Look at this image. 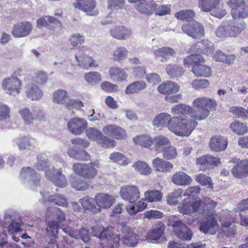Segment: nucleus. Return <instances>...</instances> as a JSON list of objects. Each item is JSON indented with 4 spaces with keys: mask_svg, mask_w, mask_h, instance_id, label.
Segmentation results:
<instances>
[{
    "mask_svg": "<svg viewBox=\"0 0 248 248\" xmlns=\"http://www.w3.org/2000/svg\"><path fill=\"white\" fill-rule=\"evenodd\" d=\"M105 135L116 139H122L126 137L125 131L120 126L115 124H108L103 128Z\"/></svg>",
    "mask_w": 248,
    "mask_h": 248,
    "instance_id": "21",
    "label": "nucleus"
},
{
    "mask_svg": "<svg viewBox=\"0 0 248 248\" xmlns=\"http://www.w3.org/2000/svg\"><path fill=\"white\" fill-rule=\"evenodd\" d=\"M236 58L234 54L226 55L221 51H217L214 55V59L217 61L221 62L228 64H232Z\"/></svg>",
    "mask_w": 248,
    "mask_h": 248,
    "instance_id": "49",
    "label": "nucleus"
},
{
    "mask_svg": "<svg viewBox=\"0 0 248 248\" xmlns=\"http://www.w3.org/2000/svg\"><path fill=\"white\" fill-rule=\"evenodd\" d=\"M61 25V22L59 19L49 16H45L36 21V27L39 29L45 27L50 30H54L57 27Z\"/></svg>",
    "mask_w": 248,
    "mask_h": 248,
    "instance_id": "17",
    "label": "nucleus"
},
{
    "mask_svg": "<svg viewBox=\"0 0 248 248\" xmlns=\"http://www.w3.org/2000/svg\"><path fill=\"white\" fill-rule=\"evenodd\" d=\"M166 70L168 75L171 78L181 77L185 71L183 67L172 64L167 65Z\"/></svg>",
    "mask_w": 248,
    "mask_h": 248,
    "instance_id": "46",
    "label": "nucleus"
},
{
    "mask_svg": "<svg viewBox=\"0 0 248 248\" xmlns=\"http://www.w3.org/2000/svg\"><path fill=\"white\" fill-rule=\"evenodd\" d=\"M33 139L26 137L19 138L16 140V143L19 150H29L33 145Z\"/></svg>",
    "mask_w": 248,
    "mask_h": 248,
    "instance_id": "52",
    "label": "nucleus"
},
{
    "mask_svg": "<svg viewBox=\"0 0 248 248\" xmlns=\"http://www.w3.org/2000/svg\"><path fill=\"white\" fill-rule=\"evenodd\" d=\"M146 87V84L143 81H138L133 82L129 84L125 90L126 94L133 93L143 90Z\"/></svg>",
    "mask_w": 248,
    "mask_h": 248,
    "instance_id": "48",
    "label": "nucleus"
},
{
    "mask_svg": "<svg viewBox=\"0 0 248 248\" xmlns=\"http://www.w3.org/2000/svg\"><path fill=\"white\" fill-rule=\"evenodd\" d=\"M102 134L101 131L93 127H89L86 131V135L88 138L92 141H97V143L102 137Z\"/></svg>",
    "mask_w": 248,
    "mask_h": 248,
    "instance_id": "60",
    "label": "nucleus"
},
{
    "mask_svg": "<svg viewBox=\"0 0 248 248\" xmlns=\"http://www.w3.org/2000/svg\"><path fill=\"white\" fill-rule=\"evenodd\" d=\"M69 156L77 160H88L90 159V155L84 150L77 151L75 148H71L68 150Z\"/></svg>",
    "mask_w": 248,
    "mask_h": 248,
    "instance_id": "50",
    "label": "nucleus"
},
{
    "mask_svg": "<svg viewBox=\"0 0 248 248\" xmlns=\"http://www.w3.org/2000/svg\"><path fill=\"white\" fill-rule=\"evenodd\" d=\"M20 178L25 183H27L32 190H36L37 187L39 186L40 176L31 168H23L20 172Z\"/></svg>",
    "mask_w": 248,
    "mask_h": 248,
    "instance_id": "4",
    "label": "nucleus"
},
{
    "mask_svg": "<svg viewBox=\"0 0 248 248\" xmlns=\"http://www.w3.org/2000/svg\"><path fill=\"white\" fill-rule=\"evenodd\" d=\"M171 118L169 114L166 112L161 113L155 117L153 124L158 127L166 126L168 127V123Z\"/></svg>",
    "mask_w": 248,
    "mask_h": 248,
    "instance_id": "45",
    "label": "nucleus"
},
{
    "mask_svg": "<svg viewBox=\"0 0 248 248\" xmlns=\"http://www.w3.org/2000/svg\"><path fill=\"white\" fill-rule=\"evenodd\" d=\"M71 185L73 188L77 190L84 191L87 190L91 186L90 182H87L79 178H73L71 181Z\"/></svg>",
    "mask_w": 248,
    "mask_h": 248,
    "instance_id": "42",
    "label": "nucleus"
},
{
    "mask_svg": "<svg viewBox=\"0 0 248 248\" xmlns=\"http://www.w3.org/2000/svg\"><path fill=\"white\" fill-rule=\"evenodd\" d=\"M121 230L120 242L122 245L126 247H135L138 244V235L133 232L129 226L126 225H122Z\"/></svg>",
    "mask_w": 248,
    "mask_h": 248,
    "instance_id": "6",
    "label": "nucleus"
},
{
    "mask_svg": "<svg viewBox=\"0 0 248 248\" xmlns=\"http://www.w3.org/2000/svg\"><path fill=\"white\" fill-rule=\"evenodd\" d=\"M32 30V26L29 22L25 21L15 25L12 33L15 37H24L29 35Z\"/></svg>",
    "mask_w": 248,
    "mask_h": 248,
    "instance_id": "19",
    "label": "nucleus"
},
{
    "mask_svg": "<svg viewBox=\"0 0 248 248\" xmlns=\"http://www.w3.org/2000/svg\"><path fill=\"white\" fill-rule=\"evenodd\" d=\"M227 144V140L225 138L220 136H215L211 139L209 147L212 151L220 152L225 150Z\"/></svg>",
    "mask_w": 248,
    "mask_h": 248,
    "instance_id": "27",
    "label": "nucleus"
},
{
    "mask_svg": "<svg viewBox=\"0 0 248 248\" xmlns=\"http://www.w3.org/2000/svg\"><path fill=\"white\" fill-rule=\"evenodd\" d=\"M25 93L27 96L31 100L37 101L43 96V92L36 84L28 83L25 87Z\"/></svg>",
    "mask_w": 248,
    "mask_h": 248,
    "instance_id": "25",
    "label": "nucleus"
},
{
    "mask_svg": "<svg viewBox=\"0 0 248 248\" xmlns=\"http://www.w3.org/2000/svg\"><path fill=\"white\" fill-rule=\"evenodd\" d=\"M95 199L96 201L99 213L101 212L102 209L109 208L115 201L113 195L103 193L97 194L95 196Z\"/></svg>",
    "mask_w": 248,
    "mask_h": 248,
    "instance_id": "15",
    "label": "nucleus"
},
{
    "mask_svg": "<svg viewBox=\"0 0 248 248\" xmlns=\"http://www.w3.org/2000/svg\"><path fill=\"white\" fill-rule=\"evenodd\" d=\"M155 144V150L158 152H163L166 146L170 144V140L165 136L160 135L154 138L153 140Z\"/></svg>",
    "mask_w": 248,
    "mask_h": 248,
    "instance_id": "39",
    "label": "nucleus"
},
{
    "mask_svg": "<svg viewBox=\"0 0 248 248\" xmlns=\"http://www.w3.org/2000/svg\"><path fill=\"white\" fill-rule=\"evenodd\" d=\"M220 0H199V7L202 11L207 12L215 8Z\"/></svg>",
    "mask_w": 248,
    "mask_h": 248,
    "instance_id": "47",
    "label": "nucleus"
},
{
    "mask_svg": "<svg viewBox=\"0 0 248 248\" xmlns=\"http://www.w3.org/2000/svg\"><path fill=\"white\" fill-rule=\"evenodd\" d=\"M76 2L74 3V6L76 8L83 11L90 16H96L98 12L95 9L96 4L95 0H76Z\"/></svg>",
    "mask_w": 248,
    "mask_h": 248,
    "instance_id": "14",
    "label": "nucleus"
},
{
    "mask_svg": "<svg viewBox=\"0 0 248 248\" xmlns=\"http://www.w3.org/2000/svg\"><path fill=\"white\" fill-rule=\"evenodd\" d=\"M127 55L128 50L125 47H118L113 51L112 59L116 62H122L127 57Z\"/></svg>",
    "mask_w": 248,
    "mask_h": 248,
    "instance_id": "55",
    "label": "nucleus"
},
{
    "mask_svg": "<svg viewBox=\"0 0 248 248\" xmlns=\"http://www.w3.org/2000/svg\"><path fill=\"white\" fill-rule=\"evenodd\" d=\"M134 143L145 147H149L153 143L151 136L147 135H143L136 136L133 139Z\"/></svg>",
    "mask_w": 248,
    "mask_h": 248,
    "instance_id": "51",
    "label": "nucleus"
},
{
    "mask_svg": "<svg viewBox=\"0 0 248 248\" xmlns=\"http://www.w3.org/2000/svg\"><path fill=\"white\" fill-rule=\"evenodd\" d=\"M110 36L118 40H124L130 36L131 31L124 26L117 25L112 27L109 31Z\"/></svg>",
    "mask_w": 248,
    "mask_h": 248,
    "instance_id": "20",
    "label": "nucleus"
},
{
    "mask_svg": "<svg viewBox=\"0 0 248 248\" xmlns=\"http://www.w3.org/2000/svg\"><path fill=\"white\" fill-rule=\"evenodd\" d=\"M180 90V87L177 83L171 81H167L161 85L158 88V91L167 96L170 93H176Z\"/></svg>",
    "mask_w": 248,
    "mask_h": 248,
    "instance_id": "29",
    "label": "nucleus"
},
{
    "mask_svg": "<svg viewBox=\"0 0 248 248\" xmlns=\"http://www.w3.org/2000/svg\"><path fill=\"white\" fill-rule=\"evenodd\" d=\"M235 164L232 169V173L237 178H245L248 176V160H240L233 158L230 161Z\"/></svg>",
    "mask_w": 248,
    "mask_h": 248,
    "instance_id": "10",
    "label": "nucleus"
},
{
    "mask_svg": "<svg viewBox=\"0 0 248 248\" xmlns=\"http://www.w3.org/2000/svg\"><path fill=\"white\" fill-rule=\"evenodd\" d=\"M230 127L234 133L239 135H243L248 131V127L245 124L236 121L231 123Z\"/></svg>",
    "mask_w": 248,
    "mask_h": 248,
    "instance_id": "53",
    "label": "nucleus"
},
{
    "mask_svg": "<svg viewBox=\"0 0 248 248\" xmlns=\"http://www.w3.org/2000/svg\"><path fill=\"white\" fill-rule=\"evenodd\" d=\"M195 13L193 10H182L175 13V17L180 20L190 21L195 17Z\"/></svg>",
    "mask_w": 248,
    "mask_h": 248,
    "instance_id": "57",
    "label": "nucleus"
},
{
    "mask_svg": "<svg viewBox=\"0 0 248 248\" xmlns=\"http://www.w3.org/2000/svg\"><path fill=\"white\" fill-rule=\"evenodd\" d=\"M177 237L181 240L187 241L191 239L192 231L180 220L174 221L172 224Z\"/></svg>",
    "mask_w": 248,
    "mask_h": 248,
    "instance_id": "16",
    "label": "nucleus"
},
{
    "mask_svg": "<svg viewBox=\"0 0 248 248\" xmlns=\"http://www.w3.org/2000/svg\"><path fill=\"white\" fill-rule=\"evenodd\" d=\"M109 76L115 81H123L126 80L127 75L124 70L118 67H112L109 69Z\"/></svg>",
    "mask_w": 248,
    "mask_h": 248,
    "instance_id": "38",
    "label": "nucleus"
},
{
    "mask_svg": "<svg viewBox=\"0 0 248 248\" xmlns=\"http://www.w3.org/2000/svg\"><path fill=\"white\" fill-rule=\"evenodd\" d=\"M183 31L188 36L198 39L204 36V29L202 25L197 21L189 22L182 27Z\"/></svg>",
    "mask_w": 248,
    "mask_h": 248,
    "instance_id": "5",
    "label": "nucleus"
},
{
    "mask_svg": "<svg viewBox=\"0 0 248 248\" xmlns=\"http://www.w3.org/2000/svg\"><path fill=\"white\" fill-rule=\"evenodd\" d=\"M217 224L212 213H209L201 223L200 230L205 234H213L216 233Z\"/></svg>",
    "mask_w": 248,
    "mask_h": 248,
    "instance_id": "13",
    "label": "nucleus"
},
{
    "mask_svg": "<svg viewBox=\"0 0 248 248\" xmlns=\"http://www.w3.org/2000/svg\"><path fill=\"white\" fill-rule=\"evenodd\" d=\"M171 112L174 114L185 115L187 114L194 119V110L191 107L184 104H179L173 106L171 108Z\"/></svg>",
    "mask_w": 248,
    "mask_h": 248,
    "instance_id": "36",
    "label": "nucleus"
},
{
    "mask_svg": "<svg viewBox=\"0 0 248 248\" xmlns=\"http://www.w3.org/2000/svg\"><path fill=\"white\" fill-rule=\"evenodd\" d=\"M99 167L98 163L95 162L89 164L77 163L73 164V170L75 173L90 180L97 175V169Z\"/></svg>",
    "mask_w": 248,
    "mask_h": 248,
    "instance_id": "3",
    "label": "nucleus"
},
{
    "mask_svg": "<svg viewBox=\"0 0 248 248\" xmlns=\"http://www.w3.org/2000/svg\"><path fill=\"white\" fill-rule=\"evenodd\" d=\"M21 85V81L14 74L5 78L2 82V88L6 93L14 95L19 93Z\"/></svg>",
    "mask_w": 248,
    "mask_h": 248,
    "instance_id": "8",
    "label": "nucleus"
},
{
    "mask_svg": "<svg viewBox=\"0 0 248 248\" xmlns=\"http://www.w3.org/2000/svg\"><path fill=\"white\" fill-rule=\"evenodd\" d=\"M200 203L198 202H188L186 200L180 203L178 207V211L183 214H189L199 211Z\"/></svg>",
    "mask_w": 248,
    "mask_h": 248,
    "instance_id": "31",
    "label": "nucleus"
},
{
    "mask_svg": "<svg viewBox=\"0 0 248 248\" xmlns=\"http://www.w3.org/2000/svg\"><path fill=\"white\" fill-rule=\"evenodd\" d=\"M120 238L115 233L112 228H108L100 243L102 248H117L120 246Z\"/></svg>",
    "mask_w": 248,
    "mask_h": 248,
    "instance_id": "9",
    "label": "nucleus"
},
{
    "mask_svg": "<svg viewBox=\"0 0 248 248\" xmlns=\"http://www.w3.org/2000/svg\"><path fill=\"white\" fill-rule=\"evenodd\" d=\"M65 233L75 239H80L85 243L89 242L90 240L89 231L85 228H82L79 232L75 231L70 228H66L62 229Z\"/></svg>",
    "mask_w": 248,
    "mask_h": 248,
    "instance_id": "30",
    "label": "nucleus"
},
{
    "mask_svg": "<svg viewBox=\"0 0 248 248\" xmlns=\"http://www.w3.org/2000/svg\"><path fill=\"white\" fill-rule=\"evenodd\" d=\"M120 195L122 198L131 203L135 202L140 197L138 187L134 185H126L121 187Z\"/></svg>",
    "mask_w": 248,
    "mask_h": 248,
    "instance_id": "11",
    "label": "nucleus"
},
{
    "mask_svg": "<svg viewBox=\"0 0 248 248\" xmlns=\"http://www.w3.org/2000/svg\"><path fill=\"white\" fill-rule=\"evenodd\" d=\"M201 50L207 54H211L214 49L213 43L207 39H203L197 43Z\"/></svg>",
    "mask_w": 248,
    "mask_h": 248,
    "instance_id": "61",
    "label": "nucleus"
},
{
    "mask_svg": "<svg viewBox=\"0 0 248 248\" xmlns=\"http://www.w3.org/2000/svg\"><path fill=\"white\" fill-rule=\"evenodd\" d=\"M75 59L78 62L77 66L82 69H88L90 67H97L98 66V64L92 57L85 54L76 55Z\"/></svg>",
    "mask_w": 248,
    "mask_h": 248,
    "instance_id": "22",
    "label": "nucleus"
},
{
    "mask_svg": "<svg viewBox=\"0 0 248 248\" xmlns=\"http://www.w3.org/2000/svg\"><path fill=\"white\" fill-rule=\"evenodd\" d=\"M144 197L149 202H157L161 200L162 194L157 190H147L144 193Z\"/></svg>",
    "mask_w": 248,
    "mask_h": 248,
    "instance_id": "54",
    "label": "nucleus"
},
{
    "mask_svg": "<svg viewBox=\"0 0 248 248\" xmlns=\"http://www.w3.org/2000/svg\"><path fill=\"white\" fill-rule=\"evenodd\" d=\"M79 202L82 205L83 209L89 210L94 214L99 213L96 201L94 198L89 197H85L79 200Z\"/></svg>",
    "mask_w": 248,
    "mask_h": 248,
    "instance_id": "35",
    "label": "nucleus"
},
{
    "mask_svg": "<svg viewBox=\"0 0 248 248\" xmlns=\"http://www.w3.org/2000/svg\"><path fill=\"white\" fill-rule=\"evenodd\" d=\"M204 62V59L199 54H191L184 59V64L186 67L199 65Z\"/></svg>",
    "mask_w": 248,
    "mask_h": 248,
    "instance_id": "44",
    "label": "nucleus"
},
{
    "mask_svg": "<svg viewBox=\"0 0 248 248\" xmlns=\"http://www.w3.org/2000/svg\"><path fill=\"white\" fill-rule=\"evenodd\" d=\"M87 126L86 120L80 118L71 119L67 124L69 131L77 135L83 133Z\"/></svg>",
    "mask_w": 248,
    "mask_h": 248,
    "instance_id": "18",
    "label": "nucleus"
},
{
    "mask_svg": "<svg viewBox=\"0 0 248 248\" xmlns=\"http://www.w3.org/2000/svg\"><path fill=\"white\" fill-rule=\"evenodd\" d=\"M136 8L141 14L150 15L155 11L156 4L151 1L143 0L136 5Z\"/></svg>",
    "mask_w": 248,
    "mask_h": 248,
    "instance_id": "33",
    "label": "nucleus"
},
{
    "mask_svg": "<svg viewBox=\"0 0 248 248\" xmlns=\"http://www.w3.org/2000/svg\"><path fill=\"white\" fill-rule=\"evenodd\" d=\"M196 121L184 117H173L168 123V128L180 137H188L197 125Z\"/></svg>",
    "mask_w": 248,
    "mask_h": 248,
    "instance_id": "1",
    "label": "nucleus"
},
{
    "mask_svg": "<svg viewBox=\"0 0 248 248\" xmlns=\"http://www.w3.org/2000/svg\"><path fill=\"white\" fill-rule=\"evenodd\" d=\"M46 217L56 219L58 222H62L65 219V215L60 208L50 206L47 208L46 212Z\"/></svg>",
    "mask_w": 248,
    "mask_h": 248,
    "instance_id": "40",
    "label": "nucleus"
},
{
    "mask_svg": "<svg viewBox=\"0 0 248 248\" xmlns=\"http://www.w3.org/2000/svg\"><path fill=\"white\" fill-rule=\"evenodd\" d=\"M40 194L42 196V201L44 203L48 201L62 207H67L68 205L67 199L62 195L56 194L49 196L47 193L42 191H40Z\"/></svg>",
    "mask_w": 248,
    "mask_h": 248,
    "instance_id": "24",
    "label": "nucleus"
},
{
    "mask_svg": "<svg viewBox=\"0 0 248 248\" xmlns=\"http://www.w3.org/2000/svg\"><path fill=\"white\" fill-rule=\"evenodd\" d=\"M165 228V225L161 222L155 224L148 232L146 235L147 240L153 243H159L163 240Z\"/></svg>",
    "mask_w": 248,
    "mask_h": 248,
    "instance_id": "12",
    "label": "nucleus"
},
{
    "mask_svg": "<svg viewBox=\"0 0 248 248\" xmlns=\"http://www.w3.org/2000/svg\"><path fill=\"white\" fill-rule=\"evenodd\" d=\"M153 52L155 59L163 62H167L176 54L174 49L170 47H162L154 50Z\"/></svg>",
    "mask_w": 248,
    "mask_h": 248,
    "instance_id": "23",
    "label": "nucleus"
},
{
    "mask_svg": "<svg viewBox=\"0 0 248 248\" xmlns=\"http://www.w3.org/2000/svg\"><path fill=\"white\" fill-rule=\"evenodd\" d=\"M69 41L71 46L74 48L78 45H82L84 43V36L80 33H75L70 36Z\"/></svg>",
    "mask_w": 248,
    "mask_h": 248,
    "instance_id": "63",
    "label": "nucleus"
},
{
    "mask_svg": "<svg viewBox=\"0 0 248 248\" xmlns=\"http://www.w3.org/2000/svg\"><path fill=\"white\" fill-rule=\"evenodd\" d=\"M171 181L175 185L185 186L190 185L192 182V179L185 172L179 171L172 176Z\"/></svg>",
    "mask_w": 248,
    "mask_h": 248,
    "instance_id": "28",
    "label": "nucleus"
},
{
    "mask_svg": "<svg viewBox=\"0 0 248 248\" xmlns=\"http://www.w3.org/2000/svg\"><path fill=\"white\" fill-rule=\"evenodd\" d=\"M109 159L113 162L125 166L129 164L130 161L124 155L119 152H113L109 156Z\"/></svg>",
    "mask_w": 248,
    "mask_h": 248,
    "instance_id": "56",
    "label": "nucleus"
},
{
    "mask_svg": "<svg viewBox=\"0 0 248 248\" xmlns=\"http://www.w3.org/2000/svg\"><path fill=\"white\" fill-rule=\"evenodd\" d=\"M133 167L140 174L148 175L151 172V169L145 162L138 161L134 163Z\"/></svg>",
    "mask_w": 248,
    "mask_h": 248,
    "instance_id": "59",
    "label": "nucleus"
},
{
    "mask_svg": "<svg viewBox=\"0 0 248 248\" xmlns=\"http://www.w3.org/2000/svg\"><path fill=\"white\" fill-rule=\"evenodd\" d=\"M240 212V223L244 226H248V199L242 200L238 205Z\"/></svg>",
    "mask_w": 248,
    "mask_h": 248,
    "instance_id": "34",
    "label": "nucleus"
},
{
    "mask_svg": "<svg viewBox=\"0 0 248 248\" xmlns=\"http://www.w3.org/2000/svg\"><path fill=\"white\" fill-rule=\"evenodd\" d=\"M67 96L66 91L61 89L58 90L53 93V101L57 104H63Z\"/></svg>",
    "mask_w": 248,
    "mask_h": 248,
    "instance_id": "62",
    "label": "nucleus"
},
{
    "mask_svg": "<svg viewBox=\"0 0 248 248\" xmlns=\"http://www.w3.org/2000/svg\"><path fill=\"white\" fill-rule=\"evenodd\" d=\"M147 205V203L141 200L137 203H129L126 206V209L130 215H134L144 209Z\"/></svg>",
    "mask_w": 248,
    "mask_h": 248,
    "instance_id": "43",
    "label": "nucleus"
},
{
    "mask_svg": "<svg viewBox=\"0 0 248 248\" xmlns=\"http://www.w3.org/2000/svg\"><path fill=\"white\" fill-rule=\"evenodd\" d=\"M205 246L201 242H198L195 243H192L189 245H184L181 243L175 242H170L168 244V248H202Z\"/></svg>",
    "mask_w": 248,
    "mask_h": 248,
    "instance_id": "64",
    "label": "nucleus"
},
{
    "mask_svg": "<svg viewBox=\"0 0 248 248\" xmlns=\"http://www.w3.org/2000/svg\"><path fill=\"white\" fill-rule=\"evenodd\" d=\"M45 175L57 186L63 188L67 185V181L65 176L62 173L61 168L57 170L54 167H52L51 169H49L46 171Z\"/></svg>",
    "mask_w": 248,
    "mask_h": 248,
    "instance_id": "7",
    "label": "nucleus"
},
{
    "mask_svg": "<svg viewBox=\"0 0 248 248\" xmlns=\"http://www.w3.org/2000/svg\"><path fill=\"white\" fill-rule=\"evenodd\" d=\"M153 167L156 171L165 172L170 171L173 167V165L170 162L157 157L153 160Z\"/></svg>",
    "mask_w": 248,
    "mask_h": 248,
    "instance_id": "37",
    "label": "nucleus"
},
{
    "mask_svg": "<svg viewBox=\"0 0 248 248\" xmlns=\"http://www.w3.org/2000/svg\"><path fill=\"white\" fill-rule=\"evenodd\" d=\"M193 106L197 108L194 110V119L197 120H202L208 117L210 109H216L217 104L214 99H211L206 97H199L193 102Z\"/></svg>",
    "mask_w": 248,
    "mask_h": 248,
    "instance_id": "2",
    "label": "nucleus"
},
{
    "mask_svg": "<svg viewBox=\"0 0 248 248\" xmlns=\"http://www.w3.org/2000/svg\"><path fill=\"white\" fill-rule=\"evenodd\" d=\"M245 0H228L227 5L231 9V15L233 18L238 14V11L244 4Z\"/></svg>",
    "mask_w": 248,
    "mask_h": 248,
    "instance_id": "58",
    "label": "nucleus"
},
{
    "mask_svg": "<svg viewBox=\"0 0 248 248\" xmlns=\"http://www.w3.org/2000/svg\"><path fill=\"white\" fill-rule=\"evenodd\" d=\"M220 163V158L212 155H207L197 159L198 165L210 168L213 166H217Z\"/></svg>",
    "mask_w": 248,
    "mask_h": 248,
    "instance_id": "32",
    "label": "nucleus"
},
{
    "mask_svg": "<svg viewBox=\"0 0 248 248\" xmlns=\"http://www.w3.org/2000/svg\"><path fill=\"white\" fill-rule=\"evenodd\" d=\"M192 71L197 77H203L205 78L210 77L212 72L210 67L202 64V63L199 65H193Z\"/></svg>",
    "mask_w": 248,
    "mask_h": 248,
    "instance_id": "41",
    "label": "nucleus"
},
{
    "mask_svg": "<svg viewBox=\"0 0 248 248\" xmlns=\"http://www.w3.org/2000/svg\"><path fill=\"white\" fill-rule=\"evenodd\" d=\"M226 24L229 37H236L246 28V24L244 21H231Z\"/></svg>",
    "mask_w": 248,
    "mask_h": 248,
    "instance_id": "26",
    "label": "nucleus"
}]
</instances>
